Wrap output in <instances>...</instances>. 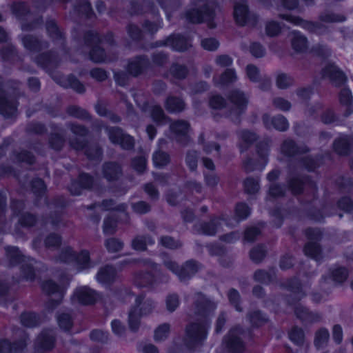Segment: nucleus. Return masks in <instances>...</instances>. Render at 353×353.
<instances>
[{
	"instance_id": "nucleus-6",
	"label": "nucleus",
	"mask_w": 353,
	"mask_h": 353,
	"mask_svg": "<svg viewBox=\"0 0 353 353\" xmlns=\"http://www.w3.org/2000/svg\"><path fill=\"white\" fill-rule=\"evenodd\" d=\"M162 261L163 265L173 274H176L182 282L190 279L199 269V263L193 259L185 261L180 266L170 256L164 254L162 256Z\"/></svg>"
},
{
	"instance_id": "nucleus-28",
	"label": "nucleus",
	"mask_w": 353,
	"mask_h": 353,
	"mask_svg": "<svg viewBox=\"0 0 353 353\" xmlns=\"http://www.w3.org/2000/svg\"><path fill=\"white\" fill-rule=\"evenodd\" d=\"M262 120L265 127L268 129L273 127L276 130L285 132L289 128V123L287 119L281 114L270 117L269 114H265L262 117Z\"/></svg>"
},
{
	"instance_id": "nucleus-60",
	"label": "nucleus",
	"mask_w": 353,
	"mask_h": 353,
	"mask_svg": "<svg viewBox=\"0 0 353 353\" xmlns=\"http://www.w3.org/2000/svg\"><path fill=\"white\" fill-rule=\"evenodd\" d=\"M105 132L110 141L114 144H118L125 134L122 129L119 127H106Z\"/></svg>"
},
{
	"instance_id": "nucleus-47",
	"label": "nucleus",
	"mask_w": 353,
	"mask_h": 353,
	"mask_svg": "<svg viewBox=\"0 0 353 353\" xmlns=\"http://www.w3.org/2000/svg\"><path fill=\"white\" fill-rule=\"evenodd\" d=\"M57 321L59 327L67 332L73 325V317L70 312H59L57 315Z\"/></svg>"
},
{
	"instance_id": "nucleus-5",
	"label": "nucleus",
	"mask_w": 353,
	"mask_h": 353,
	"mask_svg": "<svg viewBox=\"0 0 353 353\" xmlns=\"http://www.w3.org/2000/svg\"><path fill=\"white\" fill-rule=\"evenodd\" d=\"M101 43L99 34L89 30L84 34L83 45L77 50L82 54L88 53L90 59L96 63H103L107 60V57L104 49L99 46Z\"/></svg>"
},
{
	"instance_id": "nucleus-48",
	"label": "nucleus",
	"mask_w": 353,
	"mask_h": 353,
	"mask_svg": "<svg viewBox=\"0 0 353 353\" xmlns=\"http://www.w3.org/2000/svg\"><path fill=\"white\" fill-rule=\"evenodd\" d=\"M171 38L170 46L174 50L183 52L190 46L188 39L179 34H172Z\"/></svg>"
},
{
	"instance_id": "nucleus-33",
	"label": "nucleus",
	"mask_w": 353,
	"mask_h": 353,
	"mask_svg": "<svg viewBox=\"0 0 353 353\" xmlns=\"http://www.w3.org/2000/svg\"><path fill=\"white\" fill-rule=\"evenodd\" d=\"M116 269L110 265L101 267L96 274L97 281L102 284L110 285L116 279Z\"/></svg>"
},
{
	"instance_id": "nucleus-8",
	"label": "nucleus",
	"mask_w": 353,
	"mask_h": 353,
	"mask_svg": "<svg viewBox=\"0 0 353 353\" xmlns=\"http://www.w3.org/2000/svg\"><path fill=\"white\" fill-rule=\"evenodd\" d=\"M305 234L310 241L304 247V252L306 256L319 262L323 259L322 250L320 245L318 243L322 238V232L318 228H307L305 230Z\"/></svg>"
},
{
	"instance_id": "nucleus-64",
	"label": "nucleus",
	"mask_w": 353,
	"mask_h": 353,
	"mask_svg": "<svg viewBox=\"0 0 353 353\" xmlns=\"http://www.w3.org/2000/svg\"><path fill=\"white\" fill-rule=\"evenodd\" d=\"M159 242L161 245L166 248L175 250L182 246V243L170 236H162Z\"/></svg>"
},
{
	"instance_id": "nucleus-25",
	"label": "nucleus",
	"mask_w": 353,
	"mask_h": 353,
	"mask_svg": "<svg viewBox=\"0 0 353 353\" xmlns=\"http://www.w3.org/2000/svg\"><path fill=\"white\" fill-rule=\"evenodd\" d=\"M284 285L285 288L292 293L290 297L288 299L289 304H294L306 296V294L302 290L301 283L298 279L293 278L289 279Z\"/></svg>"
},
{
	"instance_id": "nucleus-13",
	"label": "nucleus",
	"mask_w": 353,
	"mask_h": 353,
	"mask_svg": "<svg viewBox=\"0 0 353 353\" xmlns=\"http://www.w3.org/2000/svg\"><path fill=\"white\" fill-rule=\"evenodd\" d=\"M280 17L312 33L321 34L327 31V27L321 22L306 21L291 14H280Z\"/></svg>"
},
{
	"instance_id": "nucleus-53",
	"label": "nucleus",
	"mask_w": 353,
	"mask_h": 353,
	"mask_svg": "<svg viewBox=\"0 0 353 353\" xmlns=\"http://www.w3.org/2000/svg\"><path fill=\"white\" fill-rule=\"evenodd\" d=\"M319 19L321 22L324 23H338L343 22L346 20V17L344 15L327 10L321 12Z\"/></svg>"
},
{
	"instance_id": "nucleus-16",
	"label": "nucleus",
	"mask_w": 353,
	"mask_h": 353,
	"mask_svg": "<svg viewBox=\"0 0 353 353\" xmlns=\"http://www.w3.org/2000/svg\"><path fill=\"white\" fill-rule=\"evenodd\" d=\"M310 148L305 144H297L292 139H285L281 145V152L284 156L291 158L310 152Z\"/></svg>"
},
{
	"instance_id": "nucleus-20",
	"label": "nucleus",
	"mask_w": 353,
	"mask_h": 353,
	"mask_svg": "<svg viewBox=\"0 0 353 353\" xmlns=\"http://www.w3.org/2000/svg\"><path fill=\"white\" fill-rule=\"evenodd\" d=\"M23 47L31 52H40L49 48L48 41L39 39L32 34H23L20 36Z\"/></svg>"
},
{
	"instance_id": "nucleus-34",
	"label": "nucleus",
	"mask_w": 353,
	"mask_h": 353,
	"mask_svg": "<svg viewBox=\"0 0 353 353\" xmlns=\"http://www.w3.org/2000/svg\"><path fill=\"white\" fill-rule=\"evenodd\" d=\"M353 145V138L349 136H342L336 139L333 147L334 151L339 155H347L351 151Z\"/></svg>"
},
{
	"instance_id": "nucleus-40",
	"label": "nucleus",
	"mask_w": 353,
	"mask_h": 353,
	"mask_svg": "<svg viewBox=\"0 0 353 353\" xmlns=\"http://www.w3.org/2000/svg\"><path fill=\"white\" fill-rule=\"evenodd\" d=\"M26 346L23 341L11 343L7 339L0 340V353H18L23 350Z\"/></svg>"
},
{
	"instance_id": "nucleus-58",
	"label": "nucleus",
	"mask_w": 353,
	"mask_h": 353,
	"mask_svg": "<svg viewBox=\"0 0 353 353\" xmlns=\"http://www.w3.org/2000/svg\"><path fill=\"white\" fill-rule=\"evenodd\" d=\"M21 322L28 327H34L40 324L39 317L32 312H25L21 315Z\"/></svg>"
},
{
	"instance_id": "nucleus-30",
	"label": "nucleus",
	"mask_w": 353,
	"mask_h": 353,
	"mask_svg": "<svg viewBox=\"0 0 353 353\" xmlns=\"http://www.w3.org/2000/svg\"><path fill=\"white\" fill-rule=\"evenodd\" d=\"M35 62L43 68L50 70L57 67L59 59L54 51L50 50L37 55Z\"/></svg>"
},
{
	"instance_id": "nucleus-23",
	"label": "nucleus",
	"mask_w": 353,
	"mask_h": 353,
	"mask_svg": "<svg viewBox=\"0 0 353 353\" xmlns=\"http://www.w3.org/2000/svg\"><path fill=\"white\" fill-rule=\"evenodd\" d=\"M323 77H327L335 86H341L347 80L345 74L334 63H328L322 70Z\"/></svg>"
},
{
	"instance_id": "nucleus-52",
	"label": "nucleus",
	"mask_w": 353,
	"mask_h": 353,
	"mask_svg": "<svg viewBox=\"0 0 353 353\" xmlns=\"http://www.w3.org/2000/svg\"><path fill=\"white\" fill-rule=\"evenodd\" d=\"M275 278V272L273 269L268 271L264 270H258L254 274V279L256 281L268 284Z\"/></svg>"
},
{
	"instance_id": "nucleus-50",
	"label": "nucleus",
	"mask_w": 353,
	"mask_h": 353,
	"mask_svg": "<svg viewBox=\"0 0 353 353\" xmlns=\"http://www.w3.org/2000/svg\"><path fill=\"white\" fill-rule=\"evenodd\" d=\"M292 46L296 52H303L307 48V38L299 32H294L292 39Z\"/></svg>"
},
{
	"instance_id": "nucleus-19",
	"label": "nucleus",
	"mask_w": 353,
	"mask_h": 353,
	"mask_svg": "<svg viewBox=\"0 0 353 353\" xmlns=\"http://www.w3.org/2000/svg\"><path fill=\"white\" fill-rule=\"evenodd\" d=\"M190 127V123L185 120L175 121L170 125V130L177 137L176 141L183 146L188 145L190 141L188 135Z\"/></svg>"
},
{
	"instance_id": "nucleus-59",
	"label": "nucleus",
	"mask_w": 353,
	"mask_h": 353,
	"mask_svg": "<svg viewBox=\"0 0 353 353\" xmlns=\"http://www.w3.org/2000/svg\"><path fill=\"white\" fill-rule=\"evenodd\" d=\"M170 325L167 323L159 325L154 330V338L156 341L165 340L170 334Z\"/></svg>"
},
{
	"instance_id": "nucleus-54",
	"label": "nucleus",
	"mask_w": 353,
	"mask_h": 353,
	"mask_svg": "<svg viewBox=\"0 0 353 353\" xmlns=\"http://www.w3.org/2000/svg\"><path fill=\"white\" fill-rule=\"evenodd\" d=\"M65 79V83L61 84L62 86L66 88L70 87L79 94H83L85 92V86L83 83L80 82V81L76 77H74L72 74H70Z\"/></svg>"
},
{
	"instance_id": "nucleus-35",
	"label": "nucleus",
	"mask_w": 353,
	"mask_h": 353,
	"mask_svg": "<svg viewBox=\"0 0 353 353\" xmlns=\"http://www.w3.org/2000/svg\"><path fill=\"white\" fill-rule=\"evenodd\" d=\"M330 341V332L325 327H321L314 333V345L317 351L324 350Z\"/></svg>"
},
{
	"instance_id": "nucleus-7",
	"label": "nucleus",
	"mask_w": 353,
	"mask_h": 353,
	"mask_svg": "<svg viewBox=\"0 0 353 353\" xmlns=\"http://www.w3.org/2000/svg\"><path fill=\"white\" fill-rule=\"evenodd\" d=\"M58 260L65 263L76 262L77 268L80 270L90 269L94 266L90 262V254L87 250H83L79 254H76L70 247L61 250Z\"/></svg>"
},
{
	"instance_id": "nucleus-1",
	"label": "nucleus",
	"mask_w": 353,
	"mask_h": 353,
	"mask_svg": "<svg viewBox=\"0 0 353 353\" xmlns=\"http://www.w3.org/2000/svg\"><path fill=\"white\" fill-rule=\"evenodd\" d=\"M217 307V303L199 292L194 297V310L196 315L203 316L202 320L192 322L185 327L184 342L190 350L202 346L206 340L211 327V321L208 319Z\"/></svg>"
},
{
	"instance_id": "nucleus-38",
	"label": "nucleus",
	"mask_w": 353,
	"mask_h": 353,
	"mask_svg": "<svg viewBox=\"0 0 353 353\" xmlns=\"http://www.w3.org/2000/svg\"><path fill=\"white\" fill-rule=\"evenodd\" d=\"M154 244V239L149 234L137 235L132 240L131 247L137 251H145L147 246Z\"/></svg>"
},
{
	"instance_id": "nucleus-51",
	"label": "nucleus",
	"mask_w": 353,
	"mask_h": 353,
	"mask_svg": "<svg viewBox=\"0 0 353 353\" xmlns=\"http://www.w3.org/2000/svg\"><path fill=\"white\" fill-rule=\"evenodd\" d=\"M152 161L155 167L162 168L170 163V157L168 153L158 150L153 153Z\"/></svg>"
},
{
	"instance_id": "nucleus-56",
	"label": "nucleus",
	"mask_w": 353,
	"mask_h": 353,
	"mask_svg": "<svg viewBox=\"0 0 353 353\" xmlns=\"http://www.w3.org/2000/svg\"><path fill=\"white\" fill-rule=\"evenodd\" d=\"M66 112L70 116L79 119L89 120L91 119V116L87 110L77 105L69 106Z\"/></svg>"
},
{
	"instance_id": "nucleus-42",
	"label": "nucleus",
	"mask_w": 353,
	"mask_h": 353,
	"mask_svg": "<svg viewBox=\"0 0 353 353\" xmlns=\"http://www.w3.org/2000/svg\"><path fill=\"white\" fill-rule=\"evenodd\" d=\"M290 340L299 347L307 345L305 341L304 330L298 326H294L288 332Z\"/></svg>"
},
{
	"instance_id": "nucleus-17",
	"label": "nucleus",
	"mask_w": 353,
	"mask_h": 353,
	"mask_svg": "<svg viewBox=\"0 0 353 353\" xmlns=\"http://www.w3.org/2000/svg\"><path fill=\"white\" fill-rule=\"evenodd\" d=\"M46 28L49 37L52 42L61 48L65 53H68L65 48V39L64 33L59 29L54 20L50 19L46 21Z\"/></svg>"
},
{
	"instance_id": "nucleus-39",
	"label": "nucleus",
	"mask_w": 353,
	"mask_h": 353,
	"mask_svg": "<svg viewBox=\"0 0 353 353\" xmlns=\"http://www.w3.org/2000/svg\"><path fill=\"white\" fill-rule=\"evenodd\" d=\"M246 318L254 327H261L268 321L267 315L259 310L249 311L247 313Z\"/></svg>"
},
{
	"instance_id": "nucleus-15",
	"label": "nucleus",
	"mask_w": 353,
	"mask_h": 353,
	"mask_svg": "<svg viewBox=\"0 0 353 353\" xmlns=\"http://www.w3.org/2000/svg\"><path fill=\"white\" fill-rule=\"evenodd\" d=\"M150 66V61L148 56H136L128 61L127 65L128 72L133 77H138L143 73Z\"/></svg>"
},
{
	"instance_id": "nucleus-43",
	"label": "nucleus",
	"mask_w": 353,
	"mask_h": 353,
	"mask_svg": "<svg viewBox=\"0 0 353 353\" xmlns=\"http://www.w3.org/2000/svg\"><path fill=\"white\" fill-rule=\"evenodd\" d=\"M0 54L1 59L6 62L13 63L19 59L15 47L11 43L4 46L0 51Z\"/></svg>"
},
{
	"instance_id": "nucleus-27",
	"label": "nucleus",
	"mask_w": 353,
	"mask_h": 353,
	"mask_svg": "<svg viewBox=\"0 0 353 353\" xmlns=\"http://www.w3.org/2000/svg\"><path fill=\"white\" fill-rule=\"evenodd\" d=\"M228 99L235 107L238 115L244 112L247 108L248 98L243 91L239 89L231 90L228 94Z\"/></svg>"
},
{
	"instance_id": "nucleus-55",
	"label": "nucleus",
	"mask_w": 353,
	"mask_h": 353,
	"mask_svg": "<svg viewBox=\"0 0 353 353\" xmlns=\"http://www.w3.org/2000/svg\"><path fill=\"white\" fill-rule=\"evenodd\" d=\"M189 70L186 65L179 63L172 64L170 68V74L179 80L184 79L187 77Z\"/></svg>"
},
{
	"instance_id": "nucleus-31",
	"label": "nucleus",
	"mask_w": 353,
	"mask_h": 353,
	"mask_svg": "<svg viewBox=\"0 0 353 353\" xmlns=\"http://www.w3.org/2000/svg\"><path fill=\"white\" fill-rule=\"evenodd\" d=\"M54 332L52 330H45L37 338L35 346L38 349L50 351L54 347Z\"/></svg>"
},
{
	"instance_id": "nucleus-14",
	"label": "nucleus",
	"mask_w": 353,
	"mask_h": 353,
	"mask_svg": "<svg viewBox=\"0 0 353 353\" xmlns=\"http://www.w3.org/2000/svg\"><path fill=\"white\" fill-rule=\"evenodd\" d=\"M17 101L6 97L3 89L2 77L0 76V114L6 118L15 117L17 112Z\"/></svg>"
},
{
	"instance_id": "nucleus-41",
	"label": "nucleus",
	"mask_w": 353,
	"mask_h": 353,
	"mask_svg": "<svg viewBox=\"0 0 353 353\" xmlns=\"http://www.w3.org/2000/svg\"><path fill=\"white\" fill-rule=\"evenodd\" d=\"M339 101L342 105L345 106L346 108L344 112V116L345 117H349L353 113V97L349 89L343 88L341 90L339 93Z\"/></svg>"
},
{
	"instance_id": "nucleus-24",
	"label": "nucleus",
	"mask_w": 353,
	"mask_h": 353,
	"mask_svg": "<svg viewBox=\"0 0 353 353\" xmlns=\"http://www.w3.org/2000/svg\"><path fill=\"white\" fill-rule=\"evenodd\" d=\"M102 175L109 182L116 181L123 175L121 165L116 161H106L102 165Z\"/></svg>"
},
{
	"instance_id": "nucleus-9",
	"label": "nucleus",
	"mask_w": 353,
	"mask_h": 353,
	"mask_svg": "<svg viewBox=\"0 0 353 353\" xmlns=\"http://www.w3.org/2000/svg\"><path fill=\"white\" fill-rule=\"evenodd\" d=\"M286 183L288 189L294 195H298L303 192L304 186L307 185L312 194V199L316 198L317 188L316 184L310 180L306 175L299 174H290L287 178Z\"/></svg>"
},
{
	"instance_id": "nucleus-61",
	"label": "nucleus",
	"mask_w": 353,
	"mask_h": 353,
	"mask_svg": "<svg viewBox=\"0 0 353 353\" xmlns=\"http://www.w3.org/2000/svg\"><path fill=\"white\" fill-rule=\"evenodd\" d=\"M332 280L338 283H343L348 276V270L342 267L333 269L330 272Z\"/></svg>"
},
{
	"instance_id": "nucleus-36",
	"label": "nucleus",
	"mask_w": 353,
	"mask_h": 353,
	"mask_svg": "<svg viewBox=\"0 0 353 353\" xmlns=\"http://www.w3.org/2000/svg\"><path fill=\"white\" fill-rule=\"evenodd\" d=\"M164 105L166 110L170 113H179L185 108L183 99L174 96H169L166 99Z\"/></svg>"
},
{
	"instance_id": "nucleus-22",
	"label": "nucleus",
	"mask_w": 353,
	"mask_h": 353,
	"mask_svg": "<svg viewBox=\"0 0 353 353\" xmlns=\"http://www.w3.org/2000/svg\"><path fill=\"white\" fill-rule=\"evenodd\" d=\"M43 291L47 294H57L59 296L58 300L50 299L48 303L49 309L53 310L61 302V299L64 295V290L54 282L52 280H47L43 282L41 285Z\"/></svg>"
},
{
	"instance_id": "nucleus-4",
	"label": "nucleus",
	"mask_w": 353,
	"mask_h": 353,
	"mask_svg": "<svg viewBox=\"0 0 353 353\" xmlns=\"http://www.w3.org/2000/svg\"><path fill=\"white\" fill-rule=\"evenodd\" d=\"M6 260L10 266H15L21 264V272L22 276L26 279L32 281L35 277L36 261L34 259L25 256L16 246L8 245L4 248Z\"/></svg>"
},
{
	"instance_id": "nucleus-46",
	"label": "nucleus",
	"mask_w": 353,
	"mask_h": 353,
	"mask_svg": "<svg viewBox=\"0 0 353 353\" xmlns=\"http://www.w3.org/2000/svg\"><path fill=\"white\" fill-rule=\"evenodd\" d=\"M161 8L165 11L166 17L170 20L171 13L177 10L183 4L181 0H157Z\"/></svg>"
},
{
	"instance_id": "nucleus-49",
	"label": "nucleus",
	"mask_w": 353,
	"mask_h": 353,
	"mask_svg": "<svg viewBox=\"0 0 353 353\" xmlns=\"http://www.w3.org/2000/svg\"><path fill=\"white\" fill-rule=\"evenodd\" d=\"M154 281V276L150 272H139L134 277V283L141 288L152 285Z\"/></svg>"
},
{
	"instance_id": "nucleus-57",
	"label": "nucleus",
	"mask_w": 353,
	"mask_h": 353,
	"mask_svg": "<svg viewBox=\"0 0 353 353\" xmlns=\"http://www.w3.org/2000/svg\"><path fill=\"white\" fill-rule=\"evenodd\" d=\"M14 161L32 165L35 161L34 156L26 150L13 152Z\"/></svg>"
},
{
	"instance_id": "nucleus-18",
	"label": "nucleus",
	"mask_w": 353,
	"mask_h": 353,
	"mask_svg": "<svg viewBox=\"0 0 353 353\" xmlns=\"http://www.w3.org/2000/svg\"><path fill=\"white\" fill-rule=\"evenodd\" d=\"M224 221L219 217H214L208 221L196 223L193 226L195 232L206 236H214L219 230L221 222Z\"/></svg>"
},
{
	"instance_id": "nucleus-11",
	"label": "nucleus",
	"mask_w": 353,
	"mask_h": 353,
	"mask_svg": "<svg viewBox=\"0 0 353 353\" xmlns=\"http://www.w3.org/2000/svg\"><path fill=\"white\" fill-rule=\"evenodd\" d=\"M234 17L236 23L240 26H254L258 21V17L255 14L249 12L245 0H240L235 3Z\"/></svg>"
},
{
	"instance_id": "nucleus-2",
	"label": "nucleus",
	"mask_w": 353,
	"mask_h": 353,
	"mask_svg": "<svg viewBox=\"0 0 353 353\" xmlns=\"http://www.w3.org/2000/svg\"><path fill=\"white\" fill-rule=\"evenodd\" d=\"M191 3L194 8L186 11L185 16L187 21L192 23L206 21L210 28H214L216 24L212 21L214 17V1L192 0Z\"/></svg>"
},
{
	"instance_id": "nucleus-63",
	"label": "nucleus",
	"mask_w": 353,
	"mask_h": 353,
	"mask_svg": "<svg viewBox=\"0 0 353 353\" xmlns=\"http://www.w3.org/2000/svg\"><path fill=\"white\" fill-rule=\"evenodd\" d=\"M320 161L321 158L318 156L315 157L307 156L303 158L301 160V163L306 170L311 172L320 165Z\"/></svg>"
},
{
	"instance_id": "nucleus-29",
	"label": "nucleus",
	"mask_w": 353,
	"mask_h": 353,
	"mask_svg": "<svg viewBox=\"0 0 353 353\" xmlns=\"http://www.w3.org/2000/svg\"><path fill=\"white\" fill-rule=\"evenodd\" d=\"M50 127L52 130L50 138L49 145L54 150L59 151L62 149L64 143V130L56 123H50Z\"/></svg>"
},
{
	"instance_id": "nucleus-21",
	"label": "nucleus",
	"mask_w": 353,
	"mask_h": 353,
	"mask_svg": "<svg viewBox=\"0 0 353 353\" xmlns=\"http://www.w3.org/2000/svg\"><path fill=\"white\" fill-rule=\"evenodd\" d=\"M94 179L87 173H81L77 180L71 183L69 191L72 195H80L82 190H90L93 187Z\"/></svg>"
},
{
	"instance_id": "nucleus-45",
	"label": "nucleus",
	"mask_w": 353,
	"mask_h": 353,
	"mask_svg": "<svg viewBox=\"0 0 353 353\" xmlns=\"http://www.w3.org/2000/svg\"><path fill=\"white\" fill-rule=\"evenodd\" d=\"M12 12L17 18L21 19H31L32 14L30 12L27 5L23 2H14L11 6Z\"/></svg>"
},
{
	"instance_id": "nucleus-44",
	"label": "nucleus",
	"mask_w": 353,
	"mask_h": 353,
	"mask_svg": "<svg viewBox=\"0 0 353 353\" xmlns=\"http://www.w3.org/2000/svg\"><path fill=\"white\" fill-rule=\"evenodd\" d=\"M74 12L88 19L94 14L91 3L88 0H76Z\"/></svg>"
},
{
	"instance_id": "nucleus-3",
	"label": "nucleus",
	"mask_w": 353,
	"mask_h": 353,
	"mask_svg": "<svg viewBox=\"0 0 353 353\" xmlns=\"http://www.w3.org/2000/svg\"><path fill=\"white\" fill-rule=\"evenodd\" d=\"M156 307L155 301L145 294L138 295L128 313V325L131 331L137 332L140 326V318L151 314Z\"/></svg>"
},
{
	"instance_id": "nucleus-12",
	"label": "nucleus",
	"mask_w": 353,
	"mask_h": 353,
	"mask_svg": "<svg viewBox=\"0 0 353 353\" xmlns=\"http://www.w3.org/2000/svg\"><path fill=\"white\" fill-rule=\"evenodd\" d=\"M244 331L240 326L230 329L224 336L223 342L229 350L234 353H242L245 350V344L242 340Z\"/></svg>"
},
{
	"instance_id": "nucleus-62",
	"label": "nucleus",
	"mask_w": 353,
	"mask_h": 353,
	"mask_svg": "<svg viewBox=\"0 0 353 353\" xmlns=\"http://www.w3.org/2000/svg\"><path fill=\"white\" fill-rule=\"evenodd\" d=\"M45 224L50 223L54 228H59L66 225L63 214L59 212H55L53 214H51L48 220H44Z\"/></svg>"
},
{
	"instance_id": "nucleus-32",
	"label": "nucleus",
	"mask_w": 353,
	"mask_h": 353,
	"mask_svg": "<svg viewBox=\"0 0 353 353\" xmlns=\"http://www.w3.org/2000/svg\"><path fill=\"white\" fill-rule=\"evenodd\" d=\"M79 302L83 305H91L98 299V294L87 286L77 288L74 292Z\"/></svg>"
},
{
	"instance_id": "nucleus-10",
	"label": "nucleus",
	"mask_w": 353,
	"mask_h": 353,
	"mask_svg": "<svg viewBox=\"0 0 353 353\" xmlns=\"http://www.w3.org/2000/svg\"><path fill=\"white\" fill-rule=\"evenodd\" d=\"M70 145L77 151L84 150V154L89 160L100 161L103 151L97 143H88L85 139L72 138L69 141Z\"/></svg>"
},
{
	"instance_id": "nucleus-37",
	"label": "nucleus",
	"mask_w": 353,
	"mask_h": 353,
	"mask_svg": "<svg viewBox=\"0 0 353 353\" xmlns=\"http://www.w3.org/2000/svg\"><path fill=\"white\" fill-rule=\"evenodd\" d=\"M238 136L241 141L239 144L241 152H245L251 145L257 140L256 133L248 130H242L238 132Z\"/></svg>"
},
{
	"instance_id": "nucleus-26",
	"label": "nucleus",
	"mask_w": 353,
	"mask_h": 353,
	"mask_svg": "<svg viewBox=\"0 0 353 353\" xmlns=\"http://www.w3.org/2000/svg\"><path fill=\"white\" fill-rule=\"evenodd\" d=\"M130 5L129 13L130 14H141L145 12H150L153 15H157L159 14L158 9L150 0H143L142 3L138 1L131 0Z\"/></svg>"
}]
</instances>
